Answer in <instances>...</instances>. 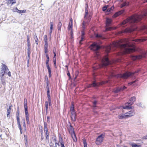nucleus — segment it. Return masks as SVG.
I'll use <instances>...</instances> for the list:
<instances>
[{"mask_svg":"<svg viewBox=\"0 0 147 147\" xmlns=\"http://www.w3.org/2000/svg\"><path fill=\"white\" fill-rule=\"evenodd\" d=\"M47 36L46 35H45L44 36V40L45 41V45H48V43L47 42Z\"/></svg>","mask_w":147,"mask_h":147,"instance_id":"25","label":"nucleus"},{"mask_svg":"<svg viewBox=\"0 0 147 147\" xmlns=\"http://www.w3.org/2000/svg\"><path fill=\"white\" fill-rule=\"evenodd\" d=\"M50 29L51 30H52L53 28V23L52 22H50Z\"/></svg>","mask_w":147,"mask_h":147,"instance_id":"42","label":"nucleus"},{"mask_svg":"<svg viewBox=\"0 0 147 147\" xmlns=\"http://www.w3.org/2000/svg\"><path fill=\"white\" fill-rule=\"evenodd\" d=\"M140 71V69H139L133 72L127 71L123 74H118L116 76L118 78L127 79L131 76H134L135 74H138Z\"/></svg>","mask_w":147,"mask_h":147,"instance_id":"2","label":"nucleus"},{"mask_svg":"<svg viewBox=\"0 0 147 147\" xmlns=\"http://www.w3.org/2000/svg\"><path fill=\"white\" fill-rule=\"evenodd\" d=\"M34 39L35 40V41L36 44V45H38V38L37 36V35H36V34H35L34 35Z\"/></svg>","mask_w":147,"mask_h":147,"instance_id":"34","label":"nucleus"},{"mask_svg":"<svg viewBox=\"0 0 147 147\" xmlns=\"http://www.w3.org/2000/svg\"><path fill=\"white\" fill-rule=\"evenodd\" d=\"M45 133L46 134V139L49 142V132L46 131V132H45Z\"/></svg>","mask_w":147,"mask_h":147,"instance_id":"28","label":"nucleus"},{"mask_svg":"<svg viewBox=\"0 0 147 147\" xmlns=\"http://www.w3.org/2000/svg\"><path fill=\"white\" fill-rule=\"evenodd\" d=\"M132 147H141V145H138L135 143L132 144H131Z\"/></svg>","mask_w":147,"mask_h":147,"instance_id":"35","label":"nucleus"},{"mask_svg":"<svg viewBox=\"0 0 147 147\" xmlns=\"http://www.w3.org/2000/svg\"><path fill=\"white\" fill-rule=\"evenodd\" d=\"M59 140L61 145L64 144V142L60 134H59Z\"/></svg>","mask_w":147,"mask_h":147,"instance_id":"18","label":"nucleus"},{"mask_svg":"<svg viewBox=\"0 0 147 147\" xmlns=\"http://www.w3.org/2000/svg\"><path fill=\"white\" fill-rule=\"evenodd\" d=\"M83 142L84 145V147H87L86 140L85 139H83Z\"/></svg>","mask_w":147,"mask_h":147,"instance_id":"38","label":"nucleus"},{"mask_svg":"<svg viewBox=\"0 0 147 147\" xmlns=\"http://www.w3.org/2000/svg\"><path fill=\"white\" fill-rule=\"evenodd\" d=\"M92 102V104L94 105H97L98 103V101L96 100H93Z\"/></svg>","mask_w":147,"mask_h":147,"instance_id":"43","label":"nucleus"},{"mask_svg":"<svg viewBox=\"0 0 147 147\" xmlns=\"http://www.w3.org/2000/svg\"><path fill=\"white\" fill-rule=\"evenodd\" d=\"M9 70V69L7 66L5 64H3V66H2L1 68V72L0 73V77H1V78H4L3 76L5 74L7 73Z\"/></svg>","mask_w":147,"mask_h":147,"instance_id":"4","label":"nucleus"},{"mask_svg":"<svg viewBox=\"0 0 147 147\" xmlns=\"http://www.w3.org/2000/svg\"><path fill=\"white\" fill-rule=\"evenodd\" d=\"M111 62L108 57H105L102 61L103 65L105 66H107L109 65Z\"/></svg>","mask_w":147,"mask_h":147,"instance_id":"7","label":"nucleus"},{"mask_svg":"<svg viewBox=\"0 0 147 147\" xmlns=\"http://www.w3.org/2000/svg\"><path fill=\"white\" fill-rule=\"evenodd\" d=\"M46 67H47V68L48 69V73H51V68L49 66H46Z\"/></svg>","mask_w":147,"mask_h":147,"instance_id":"44","label":"nucleus"},{"mask_svg":"<svg viewBox=\"0 0 147 147\" xmlns=\"http://www.w3.org/2000/svg\"><path fill=\"white\" fill-rule=\"evenodd\" d=\"M47 122L48 123L50 122V117L49 116H47Z\"/></svg>","mask_w":147,"mask_h":147,"instance_id":"58","label":"nucleus"},{"mask_svg":"<svg viewBox=\"0 0 147 147\" xmlns=\"http://www.w3.org/2000/svg\"><path fill=\"white\" fill-rule=\"evenodd\" d=\"M45 107L46 109H48V103L47 101L45 102Z\"/></svg>","mask_w":147,"mask_h":147,"instance_id":"46","label":"nucleus"},{"mask_svg":"<svg viewBox=\"0 0 147 147\" xmlns=\"http://www.w3.org/2000/svg\"><path fill=\"white\" fill-rule=\"evenodd\" d=\"M20 113V111L19 109V107L18 106V108H17V112H16V115L17 120L20 119V118H19Z\"/></svg>","mask_w":147,"mask_h":147,"instance_id":"20","label":"nucleus"},{"mask_svg":"<svg viewBox=\"0 0 147 147\" xmlns=\"http://www.w3.org/2000/svg\"><path fill=\"white\" fill-rule=\"evenodd\" d=\"M24 112L28 111L27 100L26 98H25L24 100Z\"/></svg>","mask_w":147,"mask_h":147,"instance_id":"14","label":"nucleus"},{"mask_svg":"<svg viewBox=\"0 0 147 147\" xmlns=\"http://www.w3.org/2000/svg\"><path fill=\"white\" fill-rule=\"evenodd\" d=\"M24 140H28V137L27 135L24 134Z\"/></svg>","mask_w":147,"mask_h":147,"instance_id":"57","label":"nucleus"},{"mask_svg":"<svg viewBox=\"0 0 147 147\" xmlns=\"http://www.w3.org/2000/svg\"><path fill=\"white\" fill-rule=\"evenodd\" d=\"M88 4L87 3L86 4L85 7V13L84 16V19H87V15L88 14Z\"/></svg>","mask_w":147,"mask_h":147,"instance_id":"13","label":"nucleus"},{"mask_svg":"<svg viewBox=\"0 0 147 147\" xmlns=\"http://www.w3.org/2000/svg\"><path fill=\"white\" fill-rule=\"evenodd\" d=\"M53 136H54V139H53V141L55 142H57V137L56 136H55V135H53Z\"/></svg>","mask_w":147,"mask_h":147,"instance_id":"52","label":"nucleus"},{"mask_svg":"<svg viewBox=\"0 0 147 147\" xmlns=\"http://www.w3.org/2000/svg\"><path fill=\"white\" fill-rule=\"evenodd\" d=\"M121 14V13L120 11H119L118 12L115 13L113 16L112 17L113 18H116L117 17L119 16Z\"/></svg>","mask_w":147,"mask_h":147,"instance_id":"22","label":"nucleus"},{"mask_svg":"<svg viewBox=\"0 0 147 147\" xmlns=\"http://www.w3.org/2000/svg\"><path fill=\"white\" fill-rule=\"evenodd\" d=\"M71 114L70 117L72 121L74 122L76 121L77 116L76 112H71Z\"/></svg>","mask_w":147,"mask_h":147,"instance_id":"8","label":"nucleus"},{"mask_svg":"<svg viewBox=\"0 0 147 147\" xmlns=\"http://www.w3.org/2000/svg\"><path fill=\"white\" fill-rule=\"evenodd\" d=\"M142 139H145V140H147V135L143 136Z\"/></svg>","mask_w":147,"mask_h":147,"instance_id":"64","label":"nucleus"},{"mask_svg":"<svg viewBox=\"0 0 147 147\" xmlns=\"http://www.w3.org/2000/svg\"><path fill=\"white\" fill-rule=\"evenodd\" d=\"M108 6H109V5H105V6H104L102 7V11H106V10L107 11V8Z\"/></svg>","mask_w":147,"mask_h":147,"instance_id":"37","label":"nucleus"},{"mask_svg":"<svg viewBox=\"0 0 147 147\" xmlns=\"http://www.w3.org/2000/svg\"><path fill=\"white\" fill-rule=\"evenodd\" d=\"M78 72L77 74L76 73V76L74 78V81H76V80L78 77Z\"/></svg>","mask_w":147,"mask_h":147,"instance_id":"51","label":"nucleus"},{"mask_svg":"<svg viewBox=\"0 0 147 147\" xmlns=\"http://www.w3.org/2000/svg\"><path fill=\"white\" fill-rule=\"evenodd\" d=\"M25 115V117L26 121L27 123L28 124H30V121L29 120V113L28 111L24 112Z\"/></svg>","mask_w":147,"mask_h":147,"instance_id":"16","label":"nucleus"},{"mask_svg":"<svg viewBox=\"0 0 147 147\" xmlns=\"http://www.w3.org/2000/svg\"><path fill=\"white\" fill-rule=\"evenodd\" d=\"M16 9L17 10V12L19 13H25L26 12V10H19L18 9L17 7H16Z\"/></svg>","mask_w":147,"mask_h":147,"instance_id":"29","label":"nucleus"},{"mask_svg":"<svg viewBox=\"0 0 147 147\" xmlns=\"http://www.w3.org/2000/svg\"><path fill=\"white\" fill-rule=\"evenodd\" d=\"M142 103L141 102H139L138 103H137L136 105L139 107H142Z\"/></svg>","mask_w":147,"mask_h":147,"instance_id":"61","label":"nucleus"},{"mask_svg":"<svg viewBox=\"0 0 147 147\" xmlns=\"http://www.w3.org/2000/svg\"><path fill=\"white\" fill-rule=\"evenodd\" d=\"M128 117L127 115L120 114L118 115V118L120 119H122L123 118H126Z\"/></svg>","mask_w":147,"mask_h":147,"instance_id":"15","label":"nucleus"},{"mask_svg":"<svg viewBox=\"0 0 147 147\" xmlns=\"http://www.w3.org/2000/svg\"><path fill=\"white\" fill-rule=\"evenodd\" d=\"M97 105H94V104H93L92 105V107L93 108V109H96V108L97 107Z\"/></svg>","mask_w":147,"mask_h":147,"instance_id":"60","label":"nucleus"},{"mask_svg":"<svg viewBox=\"0 0 147 147\" xmlns=\"http://www.w3.org/2000/svg\"><path fill=\"white\" fill-rule=\"evenodd\" d=\"M1 84L4 86H5L6 83L5 81V79L4 78H1Z\"/></svg>","mask_w":147,"mask_h":147,"instance_id":"30","label":"nucleus"},{"mask_svg":"<svg viewBox=\"0 0 147 147\" xmlns=\"http://www.w3.org/2000/svg\"><path fill=\"white\" fill-rule=\"evenodd\" d=\"M23 120L24 121V122H23V126L24 127V128H26V125L25 120L24 119H23Z\"/></svg>","mask_w":147,"mask_h":147,"instance_id":"54","label":"nucleus"},{"mask_svg":"<svg viewBox=\"0 0 147 147\" xmlns=\"http://www.w3.org/2000/svg\"><path fill=\"white\" fill-rule=\"evenodd\" d=\"M8 5L11 4V6L13 4H15L16 3V0H7V2Z\"/></svg>","mask_w":147,"mask_h":147,"instance_id":"17","label":"nucleus"},{"mask_svg":"<svg viewBox=\"0 0 147 147\" xmlns=\"http://www.w3.org/2000/svg\"><path fill=\"white\" fill-rule=\"evenodd\" d=\"M81 39L79 41V44L80 46H81L82 44V42L85 39V37H81Z\"/></svg>","mask_w":147,"mask_h":147,"instance_id":"24","label":"nucleus"},{"mask_svg":"<svg viewBox=\"0 0 147 147\" xmlns=\"http://www.w3.org/2000/svg\"><path fill=\"white\" fill-rule=\"evenodd\" d=\"M27 43L30 42V36L29 35H27Z\"/></svg>","mask_w":147,"mask_h":147,"instance_id":"49","label":"nucleus"},{"mask_svg":"<svg viewBox=\"0 0 147 147\" xmlns=\"http://www.w3.org/2000/svg\"><path fill=\"white\" fill-rule=\"evenodd\" d=\"M127 88L125 86L120 87H117L114 90V92L115 93H117L121 91H123L126 89Z\"/></svg>","mask_w":147,"mask_h":147,"instance_id":"6","label":"nucleus"},{"mask_svg":"<svg viewBox=\"0 0 147 147\" xmlns=\"http://www.w3.org/2000/svg\"><path fill=\"white\" fill-rule=\"evenodd\" d=\"M98 98V97H96L94 96H93L92 97V100H96V99Z\"/></svg>","mask_w":147,"mask_h":147,"instance_id":"63","label":"nucleus"},{"mask_svg":"<svg viewBox=\"0 0 147 147\" xmlns=\"http://www.w3.org/2000/svg\"><path fill=\"white\" fill-rule=\"evenodd\" d=\"M127 113L128 114V115L127 114V115L128 116V117L133 116V115H134L135 114L133 110L130 111L128 112L127 113Z\"/></svg>","mask_w":147,"mask_h":147,"instance_id":"21","label":"nucleus"},{"mask_svg":"<svg viewBox=\"0 0 147 147\" xmlns=\"http://www.w3.org/2000/svg\"><path fill=\"white\" fill-rule=\"evenodd\" d=\"M55 147H57V145L59 146V144L58 142H55Z\"/></svg>","mask_w":147,"mask_h":147,"instance_id":"62","label":"nucleus"},{"mask_svg":"<svg viewBox=\"0 0 147 147\" xmlns=\"http://www.w3.org/2000/svg\"><path fill=\"white\" fill-rule=\"evenodd\" d=\"M46 131H48V129L47 128V126L45 127H44V132H46Z\"/></svg>","mask_w":147,"mask_h":147,"instance_id":"53","label":"nucleus"},{"mask_svg":"<svg viewBox=\"0 0 147 147\" xmlns=\"http://www.w3.org/2000/svg\"><path fill=\"white\" fill-rule=\"evenodd\" d=\"M56 50L55 48V47H53V54L55 53H56Z\"/></svg>","mask_w":147,"mask_h":147,"instance_id":"56","label":"nucleus"},{"mask_svg":"<svg viewBox=\"0 0 147 147\" xmlns=\"http://www.w3.org/2000/svg\"><path fill=\"white\" fill-rule=\"evenodd\" d=\"M138 18L134 16H132L130 18L129 20L131 22L136 23L138 21Z\"/></svg>","mask_w":147,"mask_h":147,"instance_id":"12","label":"nucleus"},{"mask_svg":"<svg viewBox=\"0 0 147 147\" xmlns=\"http://www.w3.org/2000/svg\"><path fill=\"white\" fill-rule=\"evenodd\" d=\"M130 5V2L128 1H124L121 4L120 6L123 7H127Z\"/></svg>","mask_w":147,"mask_h":147,"instance_id":"10","label":"nucleus"},{"mask_svg":"<svg viewBox=\"0 0 147 147\" xmlns=\"http://www.w3.org/2000/svg\"><path fill=\"white\" fill-rule=\"evenodd\" d=\"M70 111L71 112H76L74 105L73 104H71V105Z\"/></svg>","mask_w":147,"mask_h":147,"instance_id":"26","label":"nucleus"},{"mask_svg":"<svg viewBox=\"0 0 147 147\" xmlns=\"http://www.w3.org/2000/svg\"><path fill=\"white\" fill-rule=\"evenodd\" d=\"M48 45H44V52L45 54H47L48 52Z\"/></svg>","mask_w":147,"mask_h":147,"instance_id":"27","label":"nucleus"},{"mask_svg":"<svg viewBox=\"0 0 147 147\" xmlns=\"http://www.w3.org/2000/svg\"><path fill=\"white\" fill-rule=\"evenodd\" d=\"M49 145L50 146H54V143L53 142L51 141H51L49 143Z\"/></svg>","mask_w":147,"mask_h":147,"instance_id":"48","label":"nucleus"},{"mask_svg":"<svg viewBox=\"0 0 147 147\" xmlns=\"http://www.w3.org/2000/svg\"><path fill=\"white\" fill-rule=\"evenodd\" d=\"M91 86L93 87H96L97 86V84L96 82H93L91 84Z\"/></svg>","mask_w":147,"mask_h":147,"instance_id":"45","label":"nucleus"},{"mask_svg":"<svg viewBox=\"0 0 147 147\" xmlns=\"http://www.w3.org/2000/svg\"><path fill=\"white\" fill-rule=\"evenodd\" d=\"M105 134H102L99 135L96 140V144L97 145H100L102 142L103 139L105 136Z\"/></svg>","mask_w":147,"mask_h":147,"instance_id":"5","label":"nucleus"},{"mask_svg":"<svg viewBox=\"0 0 147 147\" xmlns=\"http://www.w3.org/2000/svg\"><path fill=\"white\" fill-rule=\"evenodd\" d=\"M73 33L72 30H71L70 31V39L72 40V39L74 37H73Z\"/></svg>","mask_w":147,"mask_h":147,"instance_id":"40","label":"nucleus"},{"mask_svg":"<svg viewBox=\"0 0 147 147\" xmlns=\"http://www.w3.org/2000/svg\"><path fill=\"white\" fill-rule=\"evenodd\" d=\"M12 106V105L10 106H9V108L7 109V117H10V115L11 111V107Z\"/></svg>","mask_w":147,"mask_h":147,"instance_id":"19","label":"nucleus"},{"mask_svg":"<svg viewBox=\"0 0 147 147\" xmlns=\"http://www.w3.org/2000/svg\"><path fill=\"white\" fill-rule=\"evenodd\" d=\"M137 80H135L134 81H132L131 82H130L129 83V84L130 85H132L133 84L135 83L136 82Z\"/></svg>","mask_w":147,"mask_h":147,"instance_id":"47","label":"nucleus"},{"mask_svg":"<svg viewBox=\"0 0 147 147\" xmlns=\"http://www.w3.org/2000/svg\"><path fill=\"white\" fill-rule=\"evenodd\" d=\"M47 89V93H50V87H48V88L47 87H46Z\"/></svg>","mask_w":147,"mask_h":147,"instance_id":"55","label":"nucleus"},{"mask_svg":"<svg viewBox=\"0 0 147 147\" xmlns=\"http://www.w3.org/2000/svg\"><path fill=\"white\" fill-rule=\"evenodd\" d=\"M90 47L92 50L95 52H96L100 48L99 45L97 42H93L90 45Z\"/></svg>","mask_w":147,"mask_h":147,"instance_id":"3","label":"nucleus"},{"mask_svg":"<svg viewBox=\"0 0 147 147\" xmlns=\"http://www.w3.org/2000/svg\"><path fill=\"white\" fill-rule=\"evenodd\" d=\"M62 23H61V22L59 21V23L58 25V32H60L61 30V28L62 26Z\"/></svg>","mask_w":147,"mask_h":147,"instance_id":"23","label":"nucleus"},{"mask_svg":"<svg viewBox=\"0 0 147 147\" xmlns=\"http://www.w3.org/2000/svg\"><path fill=\"white\" fill-rule=\"evenodd\" d=\"M17 120V124L18 126V127L20 129H22V128L21 127V125L20 124V119H18Z\"/></svg>","mask_w":147,"mask_h":147,"instance_id":"32","label":"nucleus"},{"mask_svg":"<svg viewBox=\"0 0 147 147\" xmlns=\"http://www.w3.org/2000/svg\"><path fill=\"white\" fill-rule=\"evenodd\" d=\"M27 46L28 47L27 49L28 57L30 58V55L31 52L30 51V42L27 43Z\"/></svg>","mask_w":147,"mask_h":147,"instance_id":"11","label":"nucleus"},{"mask_svg":"<svg viewBox=\"0 0 147 147\" xmlns=\"http://www.w3.org/2000/svg\"><path fill=\"white\" fill-rule=\"evenodd\" d=\"M45 81H46V82H49V81H48V77L47 75L45 76Z\"/></svg>","mask_w":147,"mask_h":147,"instance_id":"59","label":"nucleus"},{"mask_svg":"<svg viewBox=\"0 0 147 147\" xmlns=\"http://www.w3.org/2000/svg\"><path fill=\"white\" fill-rule=\"evenodd\" d=\"M85 30H82L81 31V35L80 36L85 37Z\"/></svg>","mask_w":147,"mask_h":147,"instance_id":"39","label":"nucleus"},{"mask_svg":"<svg viewBox=\"0 0 147 147\" xmlns=\"http://www.w3.org/2000/svg\"><path fill=\"white\" fill-rule=\"evenodd\" d=\"M86 29L85 27V22L84 21L82 23V30H85Z\"/></svg>","mask_w":147,"mask_h":147,"instance_id":"36","label":"nucleus"},{"mask_svg":"<svg viewBox=\"0 0 147 147\" xmlns=\"http://www.w3.org/2000/svg\"><path fill=\"white\" fill-rule=\"evenodd\" d=\"M70 129H69V131L70 132V131L72 132V133H74L75 131L74 129V128L73 127V126L71 125V124L69 125Z\"/></svg>","mask_w":147,"mask_h":147,"instance_id":"33","label":"nucleus"},{"mask_svg":"<svg viewBox=\"0 0 147 147\" xmlns=\"http://www.w3.org/2000/svg\"><path fill=\"white\" fill-rule=\"evenodd\" d=\"M114 7L113 5L111 7L107 9V12H110L111 11H112L114 9Z\"/></svg>","mask_w":147,"mask_h":147,"instance_id":"31","label":"nucleus"},{"mask_svg":"<svg viewBox=\"0 0 147 147\" xmlns=\"http://www.w3.org/2000/svg\"><path fill=\"white\" fill-rule=\"evenodd\" d=\"M111 23V21L109 19H107L106 20V25H109Z\"/></svg>","mask_w":147,"mask_h":147,"instance_id":"41","label":"nucleus"},{"mask_svg":"<svg viewBox=\"0 0 147 147\" xmlns=\"http://www.w3.org/2000/svg\"><path fill=\"white\" fill-rule=\"evenodd\" d=\"M73 21L72 18H71L70 19V21L69 22L68 26V30H72L73 27Z\"/></svg>","mask_w":147,"mask_h":147,"instance_id":"9","label":"nucleus"},{"mask_svg":"<svg viewBox=\"0 0 147 147\" xmlns=\"http://www.w3.org/2000/svg\"><path fill=\"white\" fill-rule=\"evenodd\" d=\"M136 100V97L134 96L131 97L129 99V101L126 103L125 105L123 106H119L117 107V108L122 110V112L124 113V111L123 109H132V107L131 106L133 105Z\"/></svg>","mask_w":147,"mask_h":147,"instance_id":"1","label":"nucleus"},{"mask_svg":"<svg viewBox=\"0 0 147 147\" xmlns=\"http://www.w3.org/2000/svg\"><path fill=\"white\" fill-rule=\"evenodd\" d=\"M49 59H47L46 62V66H49Z\"/></svg>","mask_w":147,"mask_h":147,"instance_id":"50","label":"nucleus"}]
</instances>
